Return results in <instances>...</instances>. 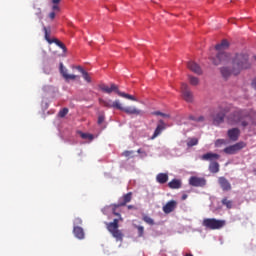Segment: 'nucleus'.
<instances>
[{
  "label": "nucleus",
  "instance_id": "nucleus-1",
  "mask_svg": "<svg viewBox=\"0 0 256 256\" xmlns=\"http://www.w3.org/2000/svg\"><path fill=\"white\" fill-rule=\"evenodd\" d=\"M229 47V42L227 40H223L221 44L216 45L217 55L212 59L214 65L226 64L229 67L224 66L220 69L222 77L227 79V77H231V75H239L243 69H249L251 64L249 63V55L247 54H238L233 59L229 57V54L225 52V50Z\"/></svg>",
  "mask_w": 256,
  "mask_h": 256
},
{
  "label": "nucleus",
  "instance_id": "nucleus-2",
  "mask_svg": "<svg viewBox=\"0 0 256 256\" xmlns=\"http://www.w3.org/2000/svg\"><path fill=\"white\" fill-rule=\"evenodd\" d=\"M99 88L103 91V93H107L108 95L115 92L117 95H119V97H122L123 99H128L129 101H139L135 96L119 91V87H117L115 84H101Z\"/></svg>",
  "mask_w": 256,
  "mask_h": 256
},
{
  "label": "nucleus",
  "instance_id": "nucleus-3",
  "mask_svg": "<svg viewBox=\"0 0 256 256\" xmlns=\"http://www.w3.org/2000/svg\"><path fill=\"white\" fill-rule=\"evenodd\" d=\"M247 119L248 117L245 116V112L238 111L228 118V123L229 125H241L242 127H247L249 124Z\"/></svg>",
  "mask_w": 256,
  "mask_h": 256
},
{
  "label": "nucleus",
  "instance_id": "nucleus-4",
  "mask_svg": "<svg viewBox=\"0 0 256 256\" xmlns=\"http://www.w3.org/2000/svg\"><path fill=\"white\" fill-rule=\"evenodd\" d=\"M227 222L225 220H217L215 218H205L202 222V225L206 227V229L218 230L223 229Z\"/></svg>",
  "mask_w": 256,
  "mask_h": 256
},
{
  "label": "nucleus",
  "instance_id": "nucleus-5",
  "mask_svg": "<svg viewBox=\"0 0 256 256\" xmlns=\"http://www.w3.org/2000/svg\"><path fill=\"white\" fill-rule=\"evenodd\" d=\"M108 231L113 235L117 241H121L123 239V233L119 231V220L114 219L112 223L107 224Z\"/></svg>",
  "mask_w": 256,
  "mask_h": 256
},
{
  "label": "nucleus",
  "instance_id": "nucleus-6",
  "mask_svg": "<svg viewBox=\"0 0 256 256\" xmlns=\"http://www.w3.org/2000/svg\"><path fill=\"white\" fill-rule=\"evenodd\" d=\"M247 147V144L243 141H240L236 144L230 145L223 149V153H226V155H235L241 151V149H245Z\"/></svg>",
  "mask_w": 256,
  "mask_h": 256
},
{
  "label": "nucleus",
  "instance_id": "nucleus-7",
  "mask_svg": "<svg viewBox=\"0 0 256 256\" xmlns=\"http://www.w3.org/2000/svg\"><path fill=\"white\" fill-rule=\"evenodd\" d=\"M181 93L184 100L187 101V103H191L193 101V93L189 91V85L186 83H183L181 85Z\"/></svg>",
  "mask_w": 256,
  "mask_h": 256
},
{
  "label": "nucleus",
  "instance_id": "nucleus-8",
  "mask_svg": "<svg viewBox=\"0 0 256 256\" xmlns=\"http://www.w3.org/2000/svg\"><path fill=\"white\" fill-rule=\"evenodd\" d=\"M100 104L103 105V107H108L109 109H121V101L116 100H103L100 99Z\"/></svg>",
  "mask_w": 256,
  "mask_h": 256
},
{
  "label": "nucleus",
  "instance_id": "nucleus-9",
  "mask_svg": "<svg viewBox=\"0 0 256 256\" xmlns=\"http://www.w3.org/2000/svg\"><path fill=\"white\" fill-rule=\"evenodd\" d=\"M120 111H123L127 115H141L142 113V111L135 106L123 107V104H120Z\"/></svg>",
  "mask_w": 256,
  "mask_h": 256
},
{
  "label": "nucleus",
  "instance_id": "nucleus-10",
  "mask_svg": "<svg viewBox=\"0 0 256 256\" xmlns=\"http://www.w3.org/2000/svg\"><path fill=\"white\" fill-rule=\"evenodd\" d=\"M60 73L66 81H75L78 77L75 74H69L67 68L63 66V63H60Z\"/></svg>",
  "mask_w": 256,
  "mask_h": 256
},
{
  "label": "nucleus",
  "instance_id": "nucleus-11",
  "mask_svg": "<svg viewBox=\"0 0 256 256\" xmlns=\"http://www.w3.org/2000/svg\"><path fill=\"white\" fill-rule=\"evenodd\" d=\"M175 209H177V201L170 200L163 206L162 211L166 213V215H169V213H173Z\"/></svg>",
  "mask_w": 256,
  "mask_h": 256
},
{
  "label": "nucleus",
  "instance_id": "nucleus-12",
  "mask_svg": "<svg viewBox=\"0 0 256 256\" xmlns=\"http://www.w3.org/2000/svg\"><path fill=\"white\" fill-rule=\"evenodd\" d=\"M189 183H190V185H192L193 187H203V186H205V179L192 176V177L189 179Z\"/></svg>",
  "mask_w": 256,
  "mask_h": 256
},
{
  "label": "nucleus",
  "instance_id": "nucleus-13",
  "mask_svg": "<svg viewBox=\"0 0 256 256\" xmlns=\"http://www.w3.org/2000/svg\"><path fill=\"white\" fill-rule=\"evenodd\" d=\"M227 135L230 141H237V139H239V135H241V131L239 130V128H232L228 130Z\"/></svg>",
  "mask_w": 256,
  "mask_h": 256
},
{
  "label": "nucleus",
  "instance_id": "nucleus-14",
  "mask_svg": "<svg viewBox=\"0 0 256 256\" xmlns=\"http://www.w3.org/2000/svg\"><path fill=\"white\" fill-rule=\"evenodd\" d=\"M188 69H190V71H192L193 73H196V75H201L203 73V71L201 70V67L198 66L197 63L190 61L187 64Z\"/></svg>",
  "mask_w": 256,
  "mask_h": 256
},
{
  "label": "nucleus",
  "instance_id": "nucleus-15",
  "mask_svg": "<svg viewBox=\"0 0 256 256\" xmlns=\"http://www.w3.org/2000/svg\"><path fill=\"white\" fill-rule=\"evenodd\" d=\"M219 185L223 191H231V183L224 177L219 178Z\"/></svg>",
  "mask_w": 256,
  "mask_h": 256
},
{
  "label": "nucleus",
  "instance_id": "nucleus-16",
  "mask_svg": "<svg viewBox=\"0 0 256 256\" xmlns=\"http://www.w3.org/2000/svg\"><path fill=\"white\" fill-rule=\"evenodd\" d=\"M201 159L203 161H215L216 159H219V154L209 152V153L202 155Z\"/></svg>",
  "mask_w": 256,
  "mask_h": 256
},
{
  "label": "nucleus",
  "instance_id": "nucleus-17",
  "mask_svg": "<svg viewBox=\"0 0 256 256\" xmlns=\"http://www.w3.org/2000/svg\"><path fill=\"white\" fill-rule=\"evenodd\" d=\"M164 129H165V123H163V121H160V124H158L151 139H156V137H159V135L163 133Z\"/></svg>",
  "mask_w": 256,
  "mask_h": 256
},
{
  "label": "nucleus",
  "instance_id": "nucleus-18",
  "mask_svg": "<svg viewBox=\"0 0 256 256\" xmlns=\"http://www.w3.org/2000/svg\"><path fill=\"white\" fill-rule=\"evenodd\" d=\"M74 235L77 237V239H84L85 238V232L83 231V228L74 226Z\"/></svg>",
  "mask_w": 256,
  "mask_h": 256
},
{
  "label": "nucleus",
  "instance_id": "nucleus-19",
  "mask_svg": "<svg viewBox=\"0 0 256 256\" xmlns=\"http://www.w3.org/2000/svg\"><path fill=\"white\" fill-rule=\"evenodd\" d=\"M156 181L161 184L167 183V181H169V175L166 173H160L156 176Z\"/></svg>",
  "mask_w": 256,
  "mask_h": 256
},
{
  "label": "nucleus",
  "instance_id": "nucleus-20",
  "mask_svg": "<svg viewBox=\"0 0 256 256\" xmlns=\"http://www.w3.org/2000/svg\"><path fill=\"white\" fill-rule=\"evenodd\" d=\"M224 117H225V114H223V113H218L216 116H214V118H213L214 125H219V124L223 123Z\"/></svg>",
  "mask_w": 256,
  "mask_h": 256
},
{
  "label": "nucleus",
  "instance_id": "nucleus-21",
  "mask_svg": "<svg viewBox=\"0 0 256 256\" xmlns=\"http://www.w3.org/2000/svg\"><path fill=\"white\" fill-rule=\"evenodd\" d=\"M168 187L170 189H179L181 187V180L173 179L169 182Z\"/></svg>",
  "mask_w": 256,
  "mask_h": 256
},
{
  "label": "nucleus",
  "instance_id": "nucleus-22",
  "mask_svg": "<svg viewBox=\"0 0 256 256\" xmlns=\"http://www.w3.org/2000/svg\"><path fill=\"white\" fill-rule=\"evenodd\" d=\"M209 169H210L211 173H219V163L211 162Z\"/></svg>",
  "mask_w": 256,
  "mask_h": 256
},
{
  "label": "nucleus",
  "instance_id": "nucleus-23",
  "mask_svg": "<svg viewBox=\"0 0 256 256\" xmlns=\"http://www.w3.org/2000/svg\"><path fill=\"white\" fill-rule=\"evenodd\" d=\"M122 199L123 201L118 204V207L121 205H127V203L131 201V193L124 195Z\"/></svg>",
  "mask_w": 256,
  "mask_h": 256
},
{
  "label": "nucleus",
  "instance_id": "nucleus-24",
  "mask_svg": "<svg viewBox=\"0 0 256 256\" xmlns=\"http://www.w3.org/2000/svg\"><path fill=\"white\" fill-rule=\"evenodd\" d=\"M188 79H189L190 85H194V86L199 85V78L194 76H188Z\"/></svg>",
  "mask_w": 256,
  "mask_h": 256
},
{
  "label": "nucleus",
  "instance_id": "nucleus-25",
  "mask_svg": "<svg viewBox=\"0 0 256 256\" xmlns=\"http://www.w3.org/2000/svg\"><path fill=\"white\" fill-rule=\"evenodd\" d=\"M78 135H80V137L82 139H88L89 141H93V135L92 134L78 132Z\"/></svg>",
  "mask_w": 256,
  "mask_h": 256
},
{
  "label": "nucleus",
  "instance_id": "nucleus-26",
  "mask_svg": "<svg viewBox=\"0 0 256 256\" xmlns=\"http://www.w3.org/2000/svg\"><path fill=\"white\" fill-rule=\"evenodd\" d=\"M222 204H224L227 207V209H231L233 207V201H230L227 198H224L222 200Z\"/></svg>",
  "mask_w": 256,
  "mask_h": 256
},
{
  "label": "nucleus",
  "instance_id": "nucleus-27",
  "mask_svg": "<svg viewBox=\"0 0 256 256\" xmlns=\"http://www.w3.org/2000/svg\"><path fill=\"white\" fill-rule=\"evenodd\" d=\"M197 143H199L197 138H191L188 140L187 145L188 147H194V145H197Z\"/></svg>",
  "mask_w": 256,
  "mask_h": 256
},
{
  "label": "nucleus",
  "instance_id": "nucleus-28",
  "mask_svg": "<svg viewBox=\"0 0 256 256\" xmlns=\"http://www.w3.org/2000/svg\"><path fill=\"white\" fill-rule=\"evenodd\" d=\"M143 221L148 225H155V221H153V218L149 216H143Z\"/></svg>",
  "mask_w": 256,
  "mask_h": 256
},
{
  "label": "nucleus",
  "instance_id": "nucleus-29",
  "mask_svg": "<svg viewBox=\"0 0 256 256\" xmlns=\"http://www.w3.org/2000/svg\"><path fill=\"white\" fill-rule=\"evenodd\" d=\"M222 145H227V140H225V139L216 140L215 147H221Z\"/></svg>",
  "mask_w": 256,
  "mask_h": 256
},
{
  "label": "nucleus",
  "instance_id": "nucleus-30",
  "mask_svg": "<svg viewBox=\"0 0 256 256\" xmlns=\"http://www.w3.org/2000/svg\"><path fill=\"white\" fill-rule=\"evenodd\" d=\"M82 77H83V79H84V81H86V83H91V75H89L87 72H84L83 74H82Z\"/></svg>",
  "mask_w": 256,
  "mask_h": 256
},
{
  "label": "nucleus",
  "instance_id": "nucleus-31",
  "mask_svg": "<svg viewBox=\"0 0 256 256\" xmlns=\"http://www.w3.org/2000/svg\"><path fill=\"white\" fill-rule=\"evenodd\" d=\"M68 113H69V109L64 108V109L60 110L59 117H65V115H67Z\"/></svg>",
  "mask_w": 256,
  "mask_h": 256
},
{
  "label": "nucleus",
  "instance_id": "nucleus-32",
  "mask_svg": "<svg viewBox=\"0 0 256 256\" xmlns=\"http://www.w3.org/2000/svg\"><path fill=\"white\" fill-rule=\"evenodd\" d=\"M136 228L138 229L139 237H143V233L145 231V228L143 226H136Z\"/></svg>",
  "mask_w": 256,
  "mask_h": 256
},
{
  "label": "nucleus",
  "instance_id": "nucleus-33",
  "mask_svg": "<svg viewBox=\"0 0 256 256\" xmlns=\"http://www.w3.org/2000/svg\"><path fill=\"white\" fill-rule=\"evenodd\" d=\"M191 121H197V123L201 122V121H205V118L203 116H200L198 118H194V117H190Z\"/></svg>",
  "mask_w": 256,
  "mask_h": 256
},
{
  "label": "nucleus",
  "instance_id": "nucleus-34",
  "mask_svg": "<svg viewBox=\"0 0 256 256\" xmlns=\"http://www.w3.org/2000/svg\"><path fill=\"white\" fill-rule=\"evenodd\" d=\"M44 32H45V39L48 41V43H51V40L49 39V33L47 32V27H44Z\"/></svg>",
  "mask_w": 256,
  "mask_h": 256
},
{
  "label": "nucleus",
  "instance_id": "nucleus-35",
  "mask_svg": "<svg viewBox=\"0 0 256 256\" xmlns=\"http://www.w3.org/2000/svg\"><path fill=\"white\" fill-rule=\"evenodd\" d=\"M153 115H160L161 117H169V114H165V113L159 112V111L153 112Z\"/></svg>",
  "mask_w": 256,
  "mask_h": 256
},
{
  "label": "nucleus",
  "instance_id": "nucleus-36",
  "mask_svg": "<svg viewBox=\"0 0 256 256\" xmlns=\"http://www.w3.org/2000/svg\"><path fill=\"white\" fill-rule=\"evenodd\" d=\"M56 43H57V45H58V47H59L60 49H63V51H67V48L65 47V45H64L63 43H61V42H59V41H57Z\"/></svg>",
  "mask_w": 256,
  "mask_h": 256
},
{
  "label": "nucleus",
  "instance_id": "nucleus-37",
  "mask_svg": "<svg viewBox=\"0 0 256 256\" xmlns=\"http://www.w3.org/2000/svg\"><path fill=\"white\" fill-rule=\"evenodd\" d=\"M103 121H105V115H100L98 117V125H101V123H103Z\"/></svg>",
  "mask_w": 256,
  "mask_h": 256
},
{
  "label": "nucleus",
  "instance_id": "nucleus-38",
  "mask_svg": "<svg viewBox=\"0 0 256 256\" xmlns=\"http://www.w3.org/2000/svg\"><path fill=\"white\" fill-rule=\"evenodd\" d=\"M76 69H77V71H79V73H81L82 75L87 72V71H85V69H83V67H81V66H76Z\"/></svg>",
  "mask_w": 256,
  "mask_h": 256
},
{
  "label": "nucleus",
  "instance_id": "nucleus-39",
  "mask_svg": "<svg viewBox=\"0 0 256 256\" xmlns=\"http://www.w3.org/2000/svg\"><path fill=\"white\" fill-rule=\"evenodd\" d=\"M81 223H82L81 218H76L75 221H74V226L75 225H81Z\"/></svg>",
  "mask_w": 256,
  "mask_h": 256
},
{
  "label": "nucleus",
  "instance_id": "nucleus-40",
  "mask_svg": "<svg viewBox=\"0 0 256 256\" xmlns=\"http://www.w3.org/2000/svg\"><path fill=\"white\" fill-rule=\"evenodd\" d=\"M133 151H125L123 152L124 157H129L130 155H132Z\"/></svg>",
  "mask_w": 256,
  "mask_h": 256
},
{
  "label": "nucleus",
  "instance_id": "nucleus-41",
  "mask_svg": "<svg viewBox=\"0 0 256 256\" xmlns=\"http://www.w3.org/2000/svg\"><path fill=\"white\" fill-rule=\"evenodd\" d=\"M137 153H140V154H141V157H147V153L144 152V151H142L141 149H139V150L137 151Z\"/></svg>",
  "mask_w": 256,
  "mask_h": 256
},
{
  "label": "nucleus",
  "instance_id": "nucleus-42",
  "mask_svg": "<svg viewBox=\"0 0 256 256\" xmlns=\"http://www.w3.org/2000/svg\"><path fill=\"white\" fill-rule=\"evenodd\" d=\"M50 19H55V12L49 14Z\"/></svg>",
  "mask_w": 256,
  "mask_h": 256
},
{
  "label": "nucleus",
  "instance_id": "nucleus-43",
  "mask_svg": "<svg viewBox=\"0 0 256 256\" xmlns=\"http://www.w3.org/2000/svg\"><path fill=\"white\" fill-rule=\"evenodd\" d=\"M53 11H59V6L58 5H54L53 6Z\"/></svg>",
  "mask_w": 256,
  "mask_h": 256
},
{
  "label": "nucleus",
  "instance_id": "nucleus-44",
  "mask_svg": "<svg viewBox=\"0 0 256 256\" xmlns=\"http://www.w3.org/2000/svg\"><path fill=\"white\" fill-rule=\"evenodd\" d=\"M61 0H52V3H54V5H57V3H59Z\"/></svg>",
  "mask_w": 256,
  "mask_h": 256
},
{
  "label": "nucleus",
  "instance_id": "nucleus-45",
  "mask_svg": "<svg viewBox=\"0 0 256 256\" xmlns=\"http://www.w3.org/2000/svg\"><path fill=\"white\" fill-rule=\"evenodd\" d=\"M185 199H187V194H184V195L182 196V201H185Z\"/></svg>",
  "mask_w": 256,
  "mask_h": 256
},
{
  "label": "nucleus",
  "instance_id": "nucleus-46",
  "mask_svg": "<svg viewBox=\"0 0 256 256\" xmlns=\"http://www.w3.org/2000/svg\"><path fill=\"white\" fill-rule=\"evenodd\" d=\"M114 215H117L118 217H120L119 213H115V212H114Z\"/></svg>",
  "mask_w": 256,
  "mask_h": 256
},
{
  "label": "nucleus",
  "instance_id": "nucleus-47",
  "mask_svg": "<svg viewBox=\"0 0 256 256\" xmlns=\"http://www.w3.org/2000/svg\"><path fill=\"white\" fill-rule=\"evenodd\" d=\"M185 256H193L192 254H186Z\"/></svg>",
  "mask_w": 256,
  "mask_h": 256
}]
</instances>
